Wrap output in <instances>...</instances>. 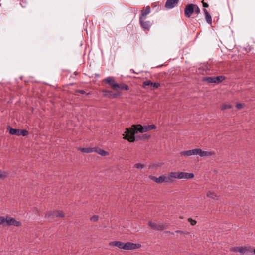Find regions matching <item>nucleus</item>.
Here are the masks:
<instances>
[{
	"instance_id": "nucleus-1",
	"label": "nucleus",
	"mask_w": 255,
	"mask_h": 255,
	"mask_svg": "<svg viewBox=\"0 0 255 255\" xmlns=\"http://www.w3.org/2000/svg\"><path fill=\"white\" fill-rule=\"evenodd\" d=\"M156 128L155 125H150L142 126L141 125H133L131 128H127L126 131L123 134L124 139L128 140L129 142L135 141L134 135L138 132L143 133Z\"/></svg>"
},
{
	"instance_id": "nucleus-2",
	"label": "nucleus",
	"mask_w": 255,
	"mask_h": 255,
	"mask_svg": "<svg viewBox=\"0 0 255 255\" xmlns=\"http://www.w3.org/2000/svg\"><path fill=\"white\" fill-rule=\"evenodd\" d=\"M229 251L230 252L239 253L241 255H245L248 254L253 255L255 253L254 248L250 246H236L231 248Z\"/></svg>"
},
{
	"instance_id": "nucleus-3",
	"label": "nucleus",
	"mask_w": 255,
	"mask_h": 255,
	"mask_svg": "<svg viewBox=\"0 0 255 255\" xmlns=\"http://www.w3.org/2000/svg\"><path fill=\"white\" fill-rule=\"evenodd\" d=\"M184 13L186 17L190 18L193 14L198 15L200 10L196 4H190L185 6Z\"/></svg>"
},
{
	"instance_id": "nucleus-4",
	"label": "nucleus",
	"mask_w": 255,
	"mask_h": 255,
	"mask_svg": "<svg viewBox=\"0 0 255 255\" xmlns=\"http://www.w3.org/2000/svg\"><path fill=\"white\" fill-rule=\"evenodd\" d=\"M4 223H6V225L8 226H14L15 227H19L22 225L21 222L8 215L5 217L4 216Z\"/></svg>"
},
{
	"instance_id": "nucleus-5",
	"label": "nucleus",
	"mask_w": 255,
	"mask_h": 255,
	"mask_svg": "<svg viewBox=\"0 0 255 255\" xmlns=\"http://www.w3.org/2000/svg\"><path fill=\"white\" fill-rule=\"evenodd\" d=\"M225 77L224 76H219L217 77H205L203 80L210 83H219L224 80Z\"/></svg>"
},
{
	"instance_id": "nucleus-6",
	"label": "nucleus",
	"mask_w": 255,
	"mask_h": 255,
	"mask_svg": "<svg viewBox=\"0 0 255 255\" xmlns=\"http://www.w3.org/2000/svg\"><path fill=\"white\" fill-rule=\"evenodd\" d=\"M148 225L153 229L155 230H163L167 228V225L164 224L163 223H157L154 222L149 221Z\"/></svg>"
},
{
	"instance_id": "nucleus-7",
	"label": "nucleus",
	"mask_w": 255,
	"mask_h": 255,
	"mask_svg": "<svg viewBox=\"0 0 255 255\" xmlns=\"http://www.w3.org/2000/svg\"><path fill=\"white\" fill-rule=\"evenodd\" d=\"M139 21L141 27L145 30H148L152 25L151 22L150 21L146 20V18L143 17H140Z\"/></svg>"
},
{
	"instance_id": "nucleus-8",
	"label": "nucleus",
	"mask_w": 255,
	"mask_h": 255,
	"mask_svg": "<svg viewBox=\"0 0 255 255\" xmlns=\"http://www.w3.org/2000/svg\"><path fill=\"white\" fill-rule=\"evenodd\" d=\"M104 81L110 85L114 90H117L119 87V84L115 83L114 80L111 77L106 78Z\"/></svg>"
},
{
	"instance_id": "nucleus-9",
	"label": "nucleus",
	"mask_w": 255,
	"mask_h": 255,
	"mask_svg": "<svg viewBox=\"0 0 255 255\" xmlns=\"http://www.w3.org/2000/svg\"><path fill=\"white\" fill-rule=\"evenodd\" d=\"M140 246L139 244H134L130 242H127L124 244V250H133L139 248Z\"/></svg>"
},
{
	"instance_id": "nucleus-10",
	"label": "nucleus",
	"mask_w": 255,
	"mask_h": 255,
	"mask_svg": "<svg viewBox=\"0 0 255 255\" xmlns=\"http://www.w3.org/2000/svg\"><path fill=\"white\" fill-rule=\"evenodd\" d=\"M194 175L192 173H187L184 172H180V179H189L193 178Z\"/></svg>"
},
{
	"instance_id": "nucleus-11",
	"label": "nucleus",
	"mask_w": 255,
	"mask_h": 255,
	"mask_svg": "<svg viewBox=\"0 0 255 255\" xmlns=\"http://www.w3.org/2000/svg\"><path fill=\"white\" fill-rule=\"evenodd\" d=\"M143 86H150L151 87H153L155 88H157L160 85V83L158 82L153 83L151 80H146L143 82Z\"/></svg>"
},
{
	"instance_id": "nucleus-12",
	"label": "nucleus",
	"mask_w": 255,
	"mask_h": 255,
	"mask_svg": "<svg viewBox=\"0 0 255 255\" xmlns=\"http://www.w3.org/2000/svg\"><path fill=\"white\" fill-rule=\"evenodd\" d=\"M178 1H166L165 7L167 9H171L175 7Z\"/></svg>"
},
{
	"instance_id": "nucleus-13",
	"label": "nucleus",
	"mask_w": 255,
	"mask_h": 255,
	"mask_svg": "<svg viewBox=\"0 0 255 255\" xmlns=\"http://www.w3.org/2000/svg\"><path fill=\"white\" fill-rule=\"evenodd\" d=\"M215 155L214 152L202 151L200 149V156L201 157H210Z\"/></svg>"
},
{
	"instance_id": "nucleus-14",
	"label": "nucleus",
	"mask_w": 255,
	"mask_h": 255,
	"mask_svg": "<svg viewBox=\"0 0 255 255\" xmlns=\"http://www.w3.org/2000/svg\"><path fill=\"white\" fill-rule=\"evenodd\" d=\"M103 94L104 96H107L111 98H115L118 95L117 94L113 93L112 91L107 90L103 91Z\"/></svg>"
},
{
	"instance_id": "nucleus-15",
	"label": "nucleus",
	"mask_w": 255,
	"mask_h": 255,
	"mask_svg": "<svg viewBox=\"0 0 255 255\" xmlns=\"http://www.w3.org/2000/svg\"><path fill=\"white\" fill-rule=\"evenodd\" d=\"M124 243L120 241H114L109 243V245L112 246H116L120 249H123Z\"/></svg>"
},
{
	"instance_id": "nucleus-16",
	"label": "nucleus",
	"mask_w": 255,
	"mask_h": 255,
	"mask_svg": "<svg viewBox=\"0 0 255 255\" xmlns=\"http://www.w3.org/2000/svg\"><path fill=\"white\" fill-rule=\"evenodd\" d=\"M203 13L205 15V18H206V20L207 22L209 24H212V17H211V15L210 14V13L205 9H203Z\"/></svg>"
},
{
	"instance_id": "nucleus-17",
	"label": "nucleus",
	"mask_w": 255,
	"mask_h": 255,
	"mask_svg": "<svg viewBox=\"0 0 255 255\" xmlns=\"http://www.w3.org/2000/svg\"><path fill=\"white\" fill-rule=\"evenodd\" d=\"M56 217L55 211H48L45 214V218L48 219H53Z\"/></svg>"
},
{
	"instance_id": "nucleus-18",
	"label": "nucleus",
	"mask_w": 255,
	"mask_h": 255,
	"mask_svg": "<svg viewBox=\"0 0 255 255\" xmlns=\"http://www.w3.org/2000/svg\"><path fill=\"white\" fill-rule=\"evenodd\" d=\"M94 152H96L101 156H107L109 155V153L108 152L100 148H95V151H94Z\"/></svg>"
},
{
	"instance_id": "nucleus-19",
	"label": "nucleus",
	"mask_w": 255,
	"mask_h": 255,
	"mask_svg": "<svg viewBox=\"0 0 255 255\" xmlns=\"http://www.w3.org/2000/svg\"><path fill=\"white\" fill-rule=\"evenodd\" d=\"M78 149L84 153H91L95 151V148H79Z\"/></svg>"
},
{
	"instance_id": "nucleus-20",
	"label": "nucleus",
	"mask_w": 255,
	"mask_h": 255,
	"mask_svg": "<svg viewBox=\"0 0 255 255\" xmlns=\"http://www.w3.org/2000/svg\"><path fill=\"white\" fill-rule=\"evenodd\" d=\"M207 196L213 199L218 200L219 199V197L217 195V194L215 192L211 191L207 192Z\"/></svg>"
},
{
	"instance_id": "nucleus-21",
	"label": "nucleus",
	"mask_w": 255,
	"mask_h": 255,
	"mask_svg": "<svg viewBox=\"0 0 255 255\" xmlns=\"http://www.w3.org/2000/svg\"><path fill=\"white\" fill-rule=\"evenodd\" d=\"M150 12V8L149 6H147L144 10L141 11V15L140 17H143L146 18L147 15L149 14Z\"/></svg>"
},
{
	"instance_id": "nucleus-22",
	"label": "nucleus",
	"mask_w": 255,
	"mask_h": 255,
	"mask_svg": "<svg viewBox=\"0 0 255 255\" xmlns=\"http://www.w3.org/2000/svg\"><path fill=\"white\" fill-rule=\"evenodd\" d=\"M8 129H9V132L10 134L11 135H16L18 136L20 129H16L10 127H8Z\"/></svg>"
},
{
	"instance_id": "nucleus-23",
	"label": "nucleus",
	"mask_w": 255,
	"mask_h": 255,
	"mask_svg": "<svg viewBox=\"0 0 255 255\" xmlns=\"http://www.w3.org/2000/svg\"><path fill=\"white\" fill-rule=\"evenodd\" d=\"M170 174L172 178L180 179V172H171Z\"/></svg>"
},
{
	"instance_id": "nucleus-24",
	"label": "nucleus",
	"mask_w": 255,
	"mask_h": 255,
	"mask_svg": "<svg viewBox=\"0 0 255 255\" xmlns=\"http://www.w3.org/2000/svg\"><path fill=\"white\" fill-rule=\"evenodd\" d=\"M180 154L185 156H189L192 155V150L184 151L180 152Z\"/></svg>"
},
{
	"instance_id": "nucleus-25",
	"label": "nucleus",
	"mask_w": 255,
	"mask_h": 255,
	"mask_svg": "<svg viewBox=\"0 0 255 255\" xmlns=\"http://www.w3.org/2000/svg\"><path fill=\"white\" fill-rule=\"evenodd\" d=\"M55 213L56 217H64L65 214L62 211L55 210Z\"/></svg>"
},
{
	"instance_id": "nucleus-26",
	"label": "nucleus",
	"mask_w": 255,
	"mask_h": 255,
	"mask_svg": "<svg viewBox=\"0 0 255 255\" xmlns=\"http://www.w3.org/2000/svg\"><path fill=\"white\" fill-rule=\"evenodd\" d=\"M173 182L172 178V177H170V174L169 173L168 176H164V182L166 183H171Z\"/></svg>"
},
{
	"instance_id": "nucleus-27",
	"label": "nucleus",
	"mask_w": 255,
	"mask_h": 255,
	"mask_svg": "<svg viewBox=\"0 0 255 255\" xmlns=\"http://www.w3.org/2000/svg\"><path fill=\"white\" fill-rule=\"evenodd\" d=\"M200 148H195L192 149V155H199L200 153Z\"/></svg>"
},
{
	"instance_id": "nucleus-28",
	"label": "nucleus",
	"mask_w": 255,
	"mask_h": 255,
	"mask_svg": "<svg viewBox=\"0 0 255 255\" xmlns=\"http://www.w3.org/2000/svg\"><path fill=\"white\" fill-rule=\"evenodd\" d=\"M232 108V106L230 104H223L221 106V110H225L228 109H231Z\"/></svg>"
},
{
	"instance_id": "nucleus-29",
	"label": "nucleus",
	"mask_w": 255,
	"mask_h": 255,
	"mask_svg": "<svg viewBox=\"0 0 255 255\" xmlns=\"http://www.w3.org/2000/svg\"><path fill=\"white\" fill-rule=\"evenodd\" d=\"M28 134V132L27 130L20 129L18 136H25L27 135Z\"/></svg>"
},
{
	"instance_id": "nucleus-30",
	"label": "nucleus",
	"mask_w": 255,
	"mask_h": 255,
	"mask_svg": "<svg viewBox=\"0 0 255 255\" xmlns=\"http://www.w3.org/2000/svg\"><path fill=\"white\" fill-rule=\"evenodd\" d=\"M164 182V176L162 175L159 176V177H157V183H162Z\"/></svg>"
},
{
	"instance_id": "nucleus-31",
	"label": "nucleus",
	"mask_w": 255,
	"mask_h": 255,
	"mask_svg": "<svg viewBox=\"0 0 255 255\" xmlns=\"http://www.w3.org/2000/svg\"><path fill=\"white\" fill-rule=\"evenodd\" d=\"M118 89H120L122 90H128L129 89V87L128 85L126 84L123 85H119V87Z\"/></svg>"
},
{
	"instance_id": "nucleus-32",
	"label": "nucleus",
	"mask_w": 255,
	"mask_h": 255,
	"mask_svg": "<svg viewBox=\"0 0 255 255\" xmlns=\"http://www.w3.org/2000/svg\"><path fill=\"white\" fill-rule=\"evenodd\" d=\"M7 177V173L0 171V179H4Z\"/></svg>"
},
{
	"instance_id": "nucleus-33",
	"label": "nucleus",
	"mask_w": 255,
	"mask_h": 255,
	"mask_svg": "<svg viewBox=\"0 0 255 255\" xmlns=\"http://www.w3.org/2000/svg\"><path fill=\"white\" fill-rule=\"evenodd\" d=\"M134 167L137 169H142L144 168V165L141 163H137L134 165Z\"/></svg>"
},
{
	"instance_id": "nucleus-34",
	"label": "nucleus",
	"mask_w": 255,
	"mask_h": 255,
	"mask_svg": "<svg viewBox=\"0 0 255 255\" xmlns=\"http://www.w3.org/2000/svg\"><path fill=\"white\" fill-rule=\"evenodd\" d=\"M99 218L98 216L97 215H94L92 217H91L90 219V221L92 222H96L98 221Z\"/></svg>"
},
{
	"instance_id": "nucleus-35",
	"label": "nucleus",
	"mask_w": 255,
	"mask_h": 255,
	"mask_svg": "<svg viewBox=\"0 0 255 255\" xmlns=\"http://www.w3.org/2000/svg\"><path fill=\"white\" fill-rule=\"evenodd\" d=\"M188 220L192 225H195L197 223L195 220H193L192 218H189Z\"/></svg>"
},
{
	"instance_id": "nucleus-36",
	"label": "nucleus",
	"mask_w": 255,
	"mask_h": 255,
	"mask_svg": "<svg viewBox=\"0 0 255 255\" xmlns=\"http://www.w3.org/2000/svg\"><path fill=\"white\" fill-rule=\"evenodd\" d=\"M0 225H4V216H0Z\"/></svg>"
},
{
	"instance_id": "nucleus-37",
	"label": "nucleus",
	"mask_w": 255,
	"mask_h": 255,
	"mask_svg": "<svg viewBox=\"0 0 255 255\" xmlns=\"http://www.w3.org/2000/svg\"><path fill=\"white\" fill-rule=\"evenodd\" d=\"M236 107L237 109H240L243 107V104L241 103H238L236 104Z\"/></svg>"
},
{
	"instance_id": "nucleus-38",
	"label": "nucleus",
	"mask_w": 255,
	"mask_h": 255,
	"mask_svg": "<svg viewBox=\"0 0 255 255\" xmlns=\"http://www.w3.org/2000/svg\"><path fill=\"white\" fill-rule=\"evenodd\" d=\"M149 177L150 179L152 180L153 181H154V182H155L156 183L157 177H156L155 176H152V175L149 176Z\"/></svg>"
},
{
	"instance_id": "nucleus-39",
	"label": "nucleus",
	"mask_w": 255,
	"mask_h": 255,
	"mask_svg": "<svg viewBox=\"0 0 255 255\" xmlns=\"http://www.w3.org/2000/svg\"><path fill=\"white\" fill-rule=\"evenodd\" d=\"M203 2V6L204 7H208V4L207 3L204 2V1H202Z\"/></svg>"
},
{
	"instance_id": "nucleus-40",
	"label": "nucleus",
	"mask_w": 255,
	"mask_h": 255,
	"mask_svg": "<svg viewBox=\"0 0 255 255\" xmlns=\"http://www.w3.org/2000/svg\"><path fill=\"white\" fill-rule=\"evenodd\" d=\"M175 233H179V234H183L184 232L181 230H176L175 231Z\"/></svg>"
},
{
	"instance_id": "nucleus-41",
	"label": "nucleus",
	"mask_w": 255,
	"mask_h": 255,
	"mask_svg": "<svg viewBox=\"0 0 255 255\" xmlns=\"http://www.w3.org/2000/svg\"><path fill=\"white\" fill-rule=\"evenodd\" d=\"M78 92L82 94H84L85 93V92L84 90H78Z\"/></svg>"
},
{
	"instance_id": "nucleus-42",
	"label": "nucleus",
	"mask_w": 255,
	"mask_h": 255,
	"mask_svg": "<svg viewBox=\"0 0 255 255\" xmlns=\"http://www.w3.org/2000/svg\"><path fill=\"white\" fill-rule=\"evenodd\" d=\"M166 233H167V234H172V235L174 234L173 232H171L170 231H166Z\"/></svg>"
},
{
	"instance_id": "nucleus-43",
	"label": "nucleus",
	"mask_w": 255,
	"mask_h": 255,
	"mask_svg": "<svg viewBox=\"0 0 255 255\" xmlns=\"http://www.w3.org/2000/svg\"><path fill=\"white\" fill-rule=\"evenodd\" d=\"M130 72H131V73H135V72H134V70H133V69H131V70H130Z\"/></svg>"
},
{
	"instance_id": "nucleus-44",
	"label": "nucleus",
	"mask_w": 255,
	"mask_h": 255,
	"mask_svg": "<svg viewBox=\"0 0 255 255\" xmlns=\"http://www.w3.org/2000/svg\"><path fill=\"white\" fill-rule=\"evenodd\" d=\"M254 251H255V254H253V255H255V249H254Z\"/></svg>"
}]
</instances>
